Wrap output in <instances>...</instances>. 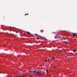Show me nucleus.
Wrapping results in <instances>:
<instances>
[{"instance_id": "1", "label": "nucleus", "mask_w": 77, "mask_h": 77, "mask_svg": "<svg viewBox=\"0 0 77 77\" xmlns=\"http://www.w3.org/2000/svg\"><path fill=\"white\" fill-rule=\"evenodd\" d=\"M36 73L37 74L36 75H38L37 77H44V75L43 74L42 75H41L39 74V71H37L36 72Z\"/></svg>"}, {"instance_id": "2", "label": "nucleus", "mask_w": 77, "mask_h": 77, "mask_svg": "<svg viewBox=\"0 0 77 77\" xmlns=\"http://www.w3.org/2000/svg\"><path fill=\"white\" fill-rule=\"evenodd\" d=\"M69 42H64V43H66V44H68V43Z\"/></svg>"}, {"instance_id": "3", "label": "nucleus", "mask_w": 77, "mask_h": 77, "mask_svg": "<svg viewBox=\"0 0 77 77\" xmlns=\"http://www.w3.org/2000/svg\"><path fill=\"white\" fill-rule=\"evenodd\" d=\"M26 33H28V35H29V34H30V32H26Z\"/></svg>"}, {"instance_id": "4", "label": "nucleus", "mask_w": 77, "mask_h": 77, "mask_svg": "<svg viewBox=\"0 0 77 77\" xmlns=\"http://www.w3.org/2000/svg\"><path fill=\"white\" fill-rule=\"evenodd\" d=\"M59 51L60 52H61L62 51V50H59Z\"/></svg>"}, {"instance_id": "5", "label": "nucleus", "mask_w": 77, "mask_h": 77, "mask_svg": "<svg viewBox=\"0 0 77 77\" xmlns=\"http://www.w3.org/2000/svg\"><path fill=\"white\" fill-rule=\"evenodd\" d=\"M52 59H55V57H52Z\"/></svg>"}, {"instance_id": "6", "label": "nucleus", "mask_w": 77, "mask_h": 77, "mask_svg": "<svg viewBox=\"0 0 77 77\" xmlns=\"http://www.w3.org/2000/svg\"><path fill=\"white\" fill-rule=\"evenodd\" d=\"M46 72H48V70L46 69Z\"/></svg>"}, {"instance_id": "7", "label": "nucleus", "mask_w": 77, "mask_h": 77, "mask_svg": "<svg viewBox=\"0 0 77 77\" xmlns=\"http://www.w3.org/2000/svg\"><path fill=\"white\" fill-rule=\"evenodd\" d=\"M36 72V71H33V73H35V72Z\"/></svg>"}, {"instance_id": "8", "label": "nucleus", "mask_w": 77, "mask_h": 77, "mask_svg": "<svg viewBox=\"0 0 77 77\" xmlns=\"http://www.w3.org/2000/svg\"><path fill=\"white\" fill-rule=\"evenodd\" d=\"M72 36H75V34L74 33H73L72 34Z\"/></svg>"}, {"instance_id": "9", "label": "nucleus", "mask_w": 77, "mask_h": 77, "mask_svg": "<svg viewBox=\"0 0 77 77\" xmlns=\"http://www.w3.org/2000/svg\"><path fill=\"white\" fill-rule=\"evenodd\" d=\"M36 39H37V40H38V39H39V37H37V38H36Z\"/></svg>"}, {"instance_id": "10", "label": "nucleus", "mask_w": 77, "mask_h": 77, "mask_svg": "<svg viewBox=\"0 0 77 77\" xmlns=\"http://www.w3.org/2000/svg\"><path fill=\"white\" fill-rule=\"evenodd\" d=\"M73 51L74 53H75V50H74Z\"/></svg>"}, {"instance_id": "11", "label": "nucleus", "mask_w": 77, "mask_h": 77, "mask_svg": "<svg viewBox=\"0 0 77 77\" xmlns=\"http://www.w3.org/2000/svg\"><path fill=\"white\" fill-rule=\"evenodd\" d=\"M35 36H36V35H38V34H35Z\"/></svg>"}, {"instance_id": "12", "label": "nucleus", "mask_w": 77, "mask_h": 77, "mask_svg": "<svg viewBox=\"0 0 77 77\" xmlns=\"http://www.w3.org/2000/svg\"><path fill=\"white\" fill-rule=\"evenodd\" d=\"M68 60H70V58H68Z\"/></svg>"}, {"instance_id": "13", "label": "nucleus", "mask_w": 77, "mask_h": 77, "mask_svg": "<svg viewBox=\"0 0 77 77\" xmlns=\"http://www.w3.org/2000/svg\"><path fill=\"white\" fill-rule=\"evenodd\" d=\"M45 62H47V60H45Z\"/></svg>"}, {"instance_id": "14", "label": "nucleus", "mask_w": 77, "mask_h": 77, "mask_svg": "<svg viewBox=\"0 0 77 77\" xmlns=\"http://www.w3.org/2000/svg\"><path fill=\"white\" fill-rule=\"evenodd\" d=\"M29 72H32V71H29Z\"/></svg>"}, {"instance_id": "15", "label": "nucleus", "mask_w": 77, "mask_h": 77, "mask_svg": "<svg viewBox=\"0 0 77 77\" xmlns=\"http://www.w3.org/2000/svg\"><path fill=\"white\" fill-rule=\"evenodd\" d=\"M49 60H50V58H49L48 59V61Z\"/></svg>"}, {"instance_id": "16", "label": "nucleus", "mask_w": 77, "mask_h": 77, "mask_svg": "<svg viewBox=\"0 0 77 77\" xmlns=\"http://www.w3.org/2000/svg\"><path fill=\"white\" fill-rule=\"evenodd\" d=\"M56 69V68H54V69Z\"/></svg>"}, {"instance_id": "17", "label": "nucleus", "mask_w": 77, "mask_h": 77, "mask_svg": "<svg viewBox=\"0 0 77 77\" xmlns=\"http://www.w3.org/2000/svg\"><path fill=\"white\" fill-rule=\"evenodd\" d=\"M54 33H55V32H54Z\"/></svg>"}]
</instances>
